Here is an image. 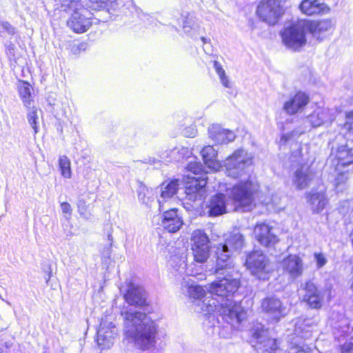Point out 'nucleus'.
<instances>
[{"mask_svg":"<svg viewBox=\"0 0 353 353\" xmlns=\"http://www.w3.org/2000/svg\"><path fill=\"white\" fill-rule=\"evenodd\" d=\"M210 285L211 284L208 288L210 294L217 296L219 299L210 296L205 297V290L202 286L194 285L193 281L190 282L189 280L184 279L182 283V287L187 288L190 298L197 302L198 312H201L205 315L216 312L230 323H240L247 318V310L237 302L232 300L230 297L232 294H228L221 296L212 293L210 290ZM195 310H196V309Z\"/></svg>","mask_w":353,"mask_h":353,"instance_id":"nucleus-1","label":"nucleus"},{"mask_svg":"<svg viewBox=\"0 0 353 353\" xmlns=\"http://www.w3.org/2000/svg\"><path fill=\"white\" fill-rule=\"evenodd\" d=\"M123 332L127 339L139 349L150 350L157 343V324L147 314L132 310L121 312Z\"/></svg>","mask_w":353,"mask_h":353,"instance_id":"nucleus-2","label":"nucleus"},{"mask_svg":"<svg viewBox=\"0 0 353 353\" xmlns=\"http://www.w3.org/2000/svg\"><path fill=\"white\" fill-rule=\"evenodd\" d=\"M216 265L214 272L226 276L219 281L211 283L210 290L212 293L224 296L234 294L239 287V281L234 278V263L232 259V250L225 248L222 244L216 248Z\"/></svg>","mask_w":353,"mask_h":353,"instance_id":"nucleus-3","label":"nucleus"},{"mask_svg":"<svg viewBox=\"0 0 353 353\" xmlns=\"http://www.w3.org/2000/svg\"><path fill=\"white\" fill-rule=\"evenodd\" d=\"M259 185L250 178L245 181H240L229 192L232 199L236 210L241 208L243 211H249L254 202V194Z\"/></svg>","mask_w":353,"mask_h":353,"instance_id":"nucleus-4","label":"nucleus"},{"mask_svg":"<svg viewBox=\"0 0 353 353\" xmlns=\"http://www.w3.org/2000/svg\"><path fill=\"white\" fill-rule=\"evenodd\" d=\"M252 161L251 153L243 149H238L225 160L223 166L228 176L237 179L247 174Z\"/></svg>","mask_w":353,"mask_h":353,"instance_id":"nucleus-5","label":"nucleus"},{"mask_svg":"<svg viewBox=\"0 0 353 353\" xmlns=\"http://www.w3.org/2000/svg\"><path fill=\"white\" fill-rule=\"evenodd\" d=\"M250 274L259 279L267 280L273 270V265L268 257L262 252H250L245 263Z\"/></svg>","mask_w":353,"mask_h":353,"instance_id":"nucleus-6","label":"nucleus"},{"mask_svg":"<svg viewBox=\"0 0 353 353\" xmlns=\"http://www.w3.org/2000/svg\"><path fill=\"white\" fill-rule=\"evenodd\" d=\"M306 26L307 21L301 20L284 28L281 32L283 43L294 51L303 47L306 43Z\"/></svg>","mask_w":353,"mask_h":353,"instance_id":"nucleus-7","label":"nucleus"},{"mask_svg":"<svg viewBox=\"0 0 353 353\" xmlns=\"http://www.w3.org/2000/svg\"><path fill=\"white\" fill-rule=\"evenodd\" d=\"M252 336L256 340L255 345L258 353H278L276 341L265 330L263 325L259 323L252 328Z\"/></svg>","mask_w":353,"mask_h":353,"instance_id":"nucleus-8","label":"nucleus"},{"mask_svg":"<svg viewBox=\"0 0 353 353\" xmlns=\"http://www.w3.org/2000/svg\"><path fill=\"white\" fill-rule=\"evenodd\" d=\"M258 16L270 25H274L283 14L279 0H262L258 6Z\"/></svg>","mask_w":353,"mask_h":353,"instance_id":"nucleus-9","label":"nucleus"},{"mask_svg":"<svg viewBox=\"0 0 353 353\" xmlns=\"http://www.w3.org/2000/svg\"><path fill=\"white\" fill-rule=\"evenodd\" d=\"M112 320L113 318L110 316L101 319L97 338V344L101 349L110 348L117 334V330Z\"/></svg>","mask_w":353,"mask_h":353,"instance_id":"nucleus-10","label":"nucleus"},{"mask_svg":"<svg viewBox=\"0 0 353 353\" xmlns=\"http://www.w3.org/2000/svg\"><path fill=\"white\" fill-rule=\"evenodd\" d=\"M261 308L271 319L279 321L288 313V309L281 301L274 296L264 299L261 302Z\"/></svg>","mask_w":353,"mask_h":353,"instance_id":"nucleus-11","label":"nucleus"},{"mask_svg":"<svg viewBox=\"0 0 353 353\" xmlns=\"http://www.w3.org/2000/svg\"><path fill=\"white\" fill-rule=\"evenodd\" d=\"M91 25V13L83 7L75 10L68 21V26L77 33L87 31Z\"/></svg>","mask_w":353,"mask_h":353,"instance_id":"nucleus-12","label":"nucleus"},{"mask_svg":"<svg viewBox=\"0 0 353 353\" xmlns=\"http://www.w3.org/2000/svg\"><path fill=\"white\" fill-rule=\"evenodd\" d=\"M335 117L334 110L325 107H318L307 116V119L312 127L317 128L332 123Z\"/></svg>","mask_w":353,"mask_h":353,"instance_id":"nucleus-13","label":"nucleus"},{"mask_svg":"<svg viewBox=\"0 0 353 353\" xmlns=\"http://www.w3.org/2000/svg\"><path fill=\"white\" fill-rule=\"evenodd\" d=\"M309 101L310 98L307 94L303 92H298L284 103L283 110L287 114L294 115L301 112Z\"/></svg>","mask_w":353,"mask_h":353,"instance_id":"nucleus-14","label":"nucleus"},{"mask_svg":"<svg viewBox=\"0 0 353 353\" xmlns=\"http://www.w3.org/2000/svg\"><path fill=\"white\" fill-rule=\"evenodd\" d=\"M303 290H305L304 301L307 302L312 308H320L323 301V291L311 281H307L303 285Z\"/></svg>","mask_w":353,"mask_h":353,"instance_id":"nucleus-15","label":"nucleus"},{"mask_svg":"<svg viewBox=\"0 0 353 353\" xmlns=\"http://www.w3.org/2000/svg\"><path fill=\"white\" fill-rule=\"evenodd\" d=\"M254 234L257 241L265 247L273 246L278 242V238L272 232V228L266 223L256 224Z\"/></svg>","mask_w":353,"mask_h":353,"instance_id":"nucleus-16","label":"nucleus"},{"mask_svg":"<svg viewBox=\"0 0 353 353\" xmlns=\"http://www.w3.org/2000/svg\"><path fill=\"white\" fill-rule=\"evenodd\" d=\"M205 210L210 216H217L226 213L225 196L223 194H216L211 196L206 203Z\"/></svg>","mask_w":353,"mask_h":353,"instance_id":"nucleus-17","label":"nucleus"},{"mask_svg":"<svg viewBox=\"0 0 353 353\" xmlns=\"http://www.w3.org/2000/svg\"><path fill=\"white\" fill-rule=\"evenodd\" d=\"M209 137L215 143L222 144L233 141L235 134L229 130L223 128L219 124H213L208 128Z\"/></svg>","mask_w":353,"mask_h":353,"instance_id":"nucleus-18","label":"nucleus"},{"mask_svg":"<svg viewBox=\"0 0 353 353\" xmlns=\"http://www.w3.org/2000/svg\"><path fill=\"white\" fill-rule=\"evenodd\" d=\"M206 184L207 181L203 178L193 177L191 179L185 186L186 199L190 201H201L202 194L201 192Z\"/></svg>","mask_w":353,"mask_h":353,"instance_id":"nucleus-19","label":"nucleus"},{"mask_svg":"<svg viewBox=\"0 0 353 353\" xmlns=\"http://www.w3.org/2000/svg\"><path fill=\"white\" fill-rule=\"evenodd\" d=\"M124 299L130 305L141 307L145 304L146 298L143 288L130 283L127 292L124 294Z\"/></svg>","mask_w":353,"mask_h":353,"instance_id":"nucleus-20","label":"nucleus"},{"mask_svg":"<svg viewBox=\"0 0 353 353\" xmlns=\"http://www.w3.org/2000/svg\"><path fill=\"white\" fill-rule=\"evenodd\" d=\"M182 224L183 221L179 216L176 208L165 211L162 215L161 225L169 232H176L180 229Z\"/></svg>","mask_w":353,"mask_h":353,"instance_id":"nucleus-21","label":"nucleus"},{"mask_svg":"<svg viewBox=\"0 0 353 353\" xmlns=\"http://www.w3.org/2000/svg\"><path fill=\"white\" fill-rule=\"evenodd\" d=\"M307 28L312 34L314 37L318 39H322L326 33L332 31L334 27V23L331 19H325L308 23L307 21Z\"/></svg>","mask_w":353,"mask_h":353,"instance_id":"nucleus-22","label":"nucleus"},{"mask_svg":"<svg viewBox=\"0 0 353 353\" xmlns=\"http://www.w3.org/2000/svg\"><path fill=\"white\" fill-rule=\"evenodd\" d=\"M313 179V173L307 165H301L294 172L293 183L299 190L307 188Z\"/></svg>","mask_w":353,"mask_h":353,"instance_id":"nucleus-23","label":"nucleus"},{"mask_svg":"<svg viewBox=\"0 0 353 353\" xmlns=\"http://www.w3.org/2000/svg\"><path fill=\"white\" fill-rule=\"evenodd\" d=\"M283 265L290 277L296 279L302 275L303 271V261L298 256L290 255L283 260Z\"/></svg>","mask_w":353,"mask_h":353,"instance_id":"nucleus-24","label":"nucleus"},{"mask_svg":"<svg viewBox=\"0 0 353 353\" xmlns=\"http://www.w3.org/2000/svg\"><path fill=\"white\" fill-rule=\"evenodd\" d=\"M307 202L313 212L318 213L325 209L328 199L324 191H311L307 194Z\"/></svg>","mask_w":353,"mask_h":353,"instance_id":"nucleus-25","label":"nucleus"},{"mask_svg":"<svg viewBox=\"0 0 353 353\" xmlns=\"http://www.w3.org/2000/svg\"><path fill=\"white\" fill-rule=\"evenodd\" d=\"M315 322L310 318H299L294 325V334L303 339H308L312 336Z\"/></svg>","mask_w":353,"mask_h":353,"instance_id":"nucleus-26","label":"nucleus"},{"mask_svg":"<svg viewBox=\"0 0 353 353\" xmlns=\"http://www.w3.org/2000/svg\"><path fill=\"white\" fill-rule=\"evenodd\" d=\"M299 8L301 12L307 15L325 13L329 11V8L319 0H303Z\"/></svg>","mask_w":353,"mask_h":353,"instance_id":"nucleus-27","label":"nucleus"},{"mask_svg":"<svg viewBox=\"0 0 353 353\" xmlns=\"http://www.w3.org/2000/svg\"><path fill=\"white\" fill-rule=\"evenodd\" d=\"M204 163L212 171L219 170L221 165L216 160V151L211 145H207L201 152Z\"/></svg>","mask_w":353,"mask_h":353,"instance_id":"nucleus-28","label":"nucleus"},{"mask_svg":"<svg viewBox=\"0 0 353 353\" xmlns=\"http://www.w3.org/2000/svg\"><path fill=\"white\" fill-rule=\"evenodd\" d=\"M18 92L20 99L26 108H30L33 102V88L27 81H20L18 85Z\"/></svg>","mask_w":353,"mask_h":353,"instance_id":"nucleus-29","label":"nucleus"},{"mask_svg":"<svg viewBox=\"0 0 353 353\" xmlns=\"http://www.w3.org/2000/svg\"><path fill=\"white\" fill-rule=\"evenodd\" d=\"M179 183L177 180H173L168 183H163L161 186V198L159 199V210L163 211L164 210L163 201L172 198L176 194L178 190Z\"/></svg>","mask_w":353,"mask_h":353,"instance_id":"nucleus-30","label":"nucleus"},{"mask_svg":"<svg viewBox=\"0 0 353 353\" xmlns=\"http://www.w3.org/2000/svg\"><path fill=\"white\" fill-rule=\"evenodd\" d=\"M335 158L338 161V165H347L353 163V152L346 145L339 146L335 153Z\"/></svg>","mask_w":353,"mask_h":353,"instance_id":"nucleus-31","label":"nucleus"},{"mask_svg":"<svg viewBox=\"0 0 353 353\" xmlns=\"http://www.w3.org/2000/svg\"><path fill=\"white\" fill-rule=\"evenodd\" d=\"M244 243L243 236L239 232H235L232 234L225 241V244H222L225 248L232 250V253L235 251H238L243 248Z\"/></svg>","mask_w":353,"mask_h":353,"instance_id":"nucleus-32","label":"nucleus"},{"mask_svg":"<svg viewBox=\"0 0 353 353\" xmlns=\"http://www.w3.org/2000/svg\"><path fill=\"white\" fill-rule=\"evenodd\" d=\"M191 241L192 248H205L210 246V240L207 234L201 230H194Z\"/></svg>","mask_w":353,"mask_h":353,"instance_id":"nucleus-33","label":"nucleus"},{"mask_svg":"<svg viewBox=\"0 0 353 353\" xmlns=\"http://www.w3.org/2000/svg\"><path fill=\"white\" fill-rule=\"evenodd\" d=\"M28 109L27 112V120L31 128L34 131V134H36L39 132V115L38 108L35 106L26 108Z\"/></svg>","mask_w":353,"mask_h":353,"instance_id":"nucleus-34","label":"nucleus"},{"mask_svg":"<svg viewBox=\"0 0 353 353\" xmlns=\"http://www.w3.org/2000/svg\"><path fill=\"white\" fill-rule=\"evenodd\" d=\"M138 197L139 200L148 208L152 206V203L154 201L155 199L152 190L145 187L140 188Z\"/></svg>","mask_w":353,"mask_h":353,"instance_id":"nucleus-35","label":"nucleus"},{"mask_svg":"<svg viewBox=\"0 0 353 353\" xmlns=\"http://www.w3.org/2000/svg\"><path fill=\"white\" fill-rule=\"evenodd\" d=\"M210 247L192 248L194 260L199 263H205L210 256Z\"/></svg>","mask_w":353,"mask_h":353,"instance_id":"nucleus-36","label":"nucleus"},{"mask_svg":"<svg viewBox=\"0 0 353 353\" xmlns=\"http://www.w3.org/2000/svg\"><path fill=\"white\" fill-rule=\"evenodd\" d=\"M59 167L61 170V175L66 179L71 178V163L70 159L65 156L62 155L59 159Z\"/></svg>","mask_w":353,"mask_h":353,"instance_id":"nucleus-37","label":"nucleus"},{"mask_svg":"<svg viewBox=\"0 0 353 353\" xmlns=\"http://www.w3.org/2000/svg\"><path fill=\"white\" fill-rule=\"evenodd\" d=\"M214 68L219 77L221 83L225 88H232V83L228 78V77L225 74V70L221 65V64L216 61H214Z\"/></svg>","mask_w":353,"mask_h":353,"instance_id":"nucleus-38","label":"nucleus"},{"mask_svg":"<svg viewBox=\"0 0 353 353\" xmlns=\"http://www.w3.org/2000/svg\"><path fill=\"white\" fill-rule=\"evenodd\" d=\"M191 154L192 152L188 148H176L170 152V158L175 161H180L183 159L189 157Z\"/></svg>","mask_w":353,"mask_h":353,"instance_id":"nucleus-39","label":"nucleus"},{"mask_svg":"<svg viewBox=\"0 0 353 353\" xmlns=\"http://www.w3.org/2000/svg\"><path fill=\"white\" fill-rule=\"evenodd\" d=\"M346 121L344 124V128L350 135H353V111H350L345 114Z\"/></svg>","mask_w":353,"mask_h":353,"instance_id":"nucleus-40","label":"nucleus"},{"mask_svg":"<svg viewBox=\"0 0 353 353\" xmlns=\"http://www.w3.org/2000/svg\"><path fill=\"white\" fill-rule=\"evenodd\" d=\"M314 258L316 262V267L319 269L323 267L327 263V259L322 253H315Z\"/></svg>","mask_w":353,"mask_h":353,"instance_id":"nucleus-41","label":"nucleus"},{"mask_svg":"<svg viewBox=\"0 0 353 353\" xmlns=\"http://www.w3.org/2000/svg\"><path fill=\"white\" fill-rule=\"evenodd\" d=\"M61 209L64 214L65 218L70 219L72 215L71 205L68 202H63L61 203Z\"/></svg>","mask_w":353,"mask_h":353,"instance_id":"nucleus-42","label":"nucleus"},{"mask_svg":"<svg viewBox=\"0 0 353 353\" xmlns=\"http://www.w3.org/2000/svg\"><path fill=\"white\" fill-rule=\"evenodd\" d=\"M183 134L187 137H194L197 134V130L194 125H190L183 129Z\"/></svg>","mask_w":353,"mask_h":353,"instance_id":"nucleus-43","label":"nucleus"},{"mask_svg":"<svg viewBox=\"0 0 353 353\" xmlns=\"http://www.w3.org/2000/svg\"><path fill=\"white\" fill-rule=\"evenodd\" d=\"M0 27L3 29V31L6 32L8 34L12 35L15 33L14 28L12 27L7 21L0 22Z\"/></svg>","mask_w":353,"mask_h":353,"instance_id":"nucleus-44","label":"nucleus"},{"mask_svg":"<svg viewBox=\"0 0 353 353\" xmlns=\"http://www.w3.org/2000/svg\"><path fill=\"white\" fill-rule=\"evenodd\" d=\"M341 353H353V337L342 346Z\"/></svg>","mask_w":353,"mask_h":353,"instance_id":"nucleus-45","label":"nucleus"},{"mask_svg":"<svg viewBox=\"0 0 353 353\" xmlns=\"http://www.w3.org/2000/svg\"><path fill=\"white\" fill-rule=\"evenodd\" d=\"M188 170L191 171L194 174H198L199 173L201 170V165L199 163L194 162V163H190L188 165Z\"/></svg>","mask_w":353,"mask_h":353,"instance_id":"nucleus-46","label":"nucleus"},{"mask_svg":"<svg viewBox=\"0 0 353 353\" xmlns=\"http://www.w3.org/2000/svg\"><path fill=\"white\" fill-rule=\"evenodd\" d=\"M307 349H304L303 347L300 345H294L288 349V353H310Z\"/></svg>","mask_w":353,"mask_h":353,"instance_id":"nucleus-47","label":"nucleus"},{"mask_svg":"<svg viewBox=\"0 0 353 353\" xmlns=\"http://www.w3.org/2000/svg\"><path fill=\"white\" fill-rule=\"evenodd\" d=\"M347 179H348V176L347 174H345V173L339 174L335 179L336 188H339V186L341 184L345 183L346 182V181L347 180Z\"/></svg>","mask_w":353,"mask_h":353,"instance_id":"nucleus-48","label":"nucleus"},{"mask_svg":"<svg viewBox=\"0 0 353 353\" xmlns=\"http://www.w3.org/2000/svg\"><path fill=\"white\" fill-rule=\"evenodd\" d=\"M183 29L184 31L186 32H189L190 31V29H192V26H190V21H188V20L185 21Z\"/></svg>","mask_w":353,"mask_h":353,"instance_id":"nucleus-49","label":"nucleus"},{"mask_svg":"<svg viewBox=\"0 0 353 353\" xmlns=\"http://www.w3.org/2000/svg\"><path fill=\"white\" fill-rule=\"evenodd\" d=\"M270 203V201H268V202L266 203V204H267V205H268ZM271 203H272V205H276V204L278 203V201H276V199H272L271 200Z\"/></svg>","mask_w":353,"mask_h":353,"instance_id":"nucleus-50","label":"nucleus"},{"mask_svg":"<svg viewBox=\"0 0 353 353\" xmlns=\"http://www.w3.org/2000/svg\"><path fill=\"white\" fill-rule=\"evenodd\" d=\"M0 299H1L2 301H5L7 304H8L9 305H10V303L9 301H6V300H5V299H4L1 296H0Z\"/></svg>","mask_w":353,"mask_h":353,"instance_id":"nucleus-51","label":"nucleus"},{"mask_svg":"<svg viewBox=\"0 0 353 353\" xmlns=\"http://www.w3.org/2000/svg\"><path fill=\"white\" fill-rule=\"evenodd\" d=\"M185 265H184V266H183V267H182V268H181V270H180V273H181V274H182V273H183V272H184V271H185Z\"/></svg>","mask_w":353,"mask_h":353,"instance_id":"nucleus-52","label":"nucleus"},{"mask_svg":"<svg viewBox=\"0 0 353 353\" xmlns=\"http://www.w3.org/2000/svg\"><path fill=\"white\" fill-rule=\"evenodd\" d=\"M108 239H109L110 241H112V236L111 234L108 235Z\"/></svg>","mask_w":353,"mask_h":353,"instance_id":"nucleus-53","label":"nucleus"},{"mask_svg":"<svg viewBox=\"0 0 353 353\" xmlns=\"http://www.w3.org/2000/svg\"><path fill=\"white\" fill-rule=\"evenodd\" d=\"M79 212H80V214H81V215H83V212L81 211V208H79Z\"/></svg>","mask_w":353,"mask_h":353,"instance_id":"nucleus-54","label":"nucleus"},{"mask_svg":"<svg viewBox=\"0 0 353 353\" xmlns=\"http://www.w3.org/2000/svg\"><path fill=\"white\" fill-rule=\"evenodd\" d=\"M201 39H202V41H203V42H205V38L202 37V38H201Z\"/></svg>","mask_w":353,"mask_h":353,"instance_id":"nucleus-55","label":"nucleus"},{"mask_svg":"<svg viewBox=\"0 0 353 353\" xmlns=\"http://www.w3.org/2000/svg\"><path fill=\"white\" fill-rule=\"evenodd\" d=\"M0 353H2V350H1V348H0Z\"/></svg>","mask_w":353,"mask_h":353,"instance_id":"nucleus-56","label":"nucleus"},{"mask_svg":"<svg viewBox=\"0 0 353 353\" xmlns=\"http://www.w3.org/2000/svg\"><path fill=\"white\" fill-rule=\"evenodd\" d=\"M43 353H48L47 351H44Z\"/></svg>","mask_w":353,"mask_h":353,"instance_id":"nucleus-57","label":"nucleus"}]
</instances>
